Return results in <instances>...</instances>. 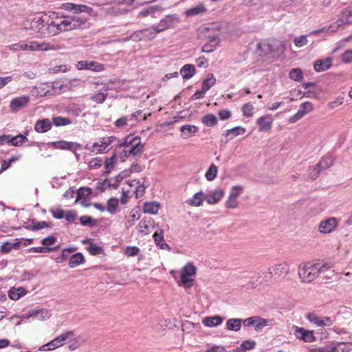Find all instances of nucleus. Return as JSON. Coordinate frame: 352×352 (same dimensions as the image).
Segmentation results:
<instances>
[{
	"label": "nucleus",
	"instance_id": "obj_1",
	"mask_svg": "<svg viewBox=\"0 0 352 352\" xmlns=\"http://www.w3.org/2000/svg\"><path fill=\"white\" fill-rule=\"evenodd\" d=\"M116 151L121 160L124 162L130 156L141 155L144 151V144L142 143L140 137L129 135L122 142L119 141Z\"/></svg>",
	"mask_w": 352,
	"mask_h": 352
},
{
	"label": "nucleus",
	"instance_id": "obj_2",
	"mask_svg": "<svg viewBox=\"0 0 352 352\" xmlns=\"http://www.w3.org/2000/svg\"><path fill=\"white\" fill-rule=\"evenodd\" d=\"M331 268L328 263L323 264L312 262L302 263L298 266V274L302 283H309L316 279L319 274Z\"/></svg>",
	"mask_w": 352,
	"mask_h": 352
},
{
	"label": "nucleus",
	"instance_id": "obj_3",
	"mask_svg": "<svg viewBox=\"0 0 352 352\" xmlns=\"http://www.w3.org/2000/svg\"><path fill=\"white\" fill-rule=\"evenodd\" d=\"M62 47L59 45L51 44L46 42L38 43L36 41H20L18 43H14L10 46V49L14 51H48L59 50Z\"/></svg>",
	"mask_w": 352,
	"mask_h": 352
},
{
	"label": "nucleus",
	"instance_id": "obj_4",
	"mask_svg": "<svg viewBox=\"0 0 352 352\" xmlns=\"http://www.w3.org/2000/svg\"><path fill=\"white\" fill-rule=\"evenodd\" d=\"M289 273V265L286 262L277 263L271 267H269L267 271L263 272V276H260L258 280L261 283L268 282L271 279L275 280L283 278Z\"/></svg>",
	"mask_w": 352,
	"mask_h": 352
},
{
	"label": "nucleus",
	"instance_id": "obj_5",
	"mask_svg": "<svg viewBox=\"0 0 352 352\" xmlns=\"http://www.w3.org/2000/svg\"><path fill=\"white\" fill-rule=\"evenodd\" d=\"M60 19L63 32L82 28L88 20L87 18L78 15L65 16L60 17Z\"/></svg>",
	"mask_w": 352,
	"mask_h": 352
},
{
	"label": "nucleus",
	"instance_id": "obj_6",
	"mask_svg": "<svg viewBox=\"0 0 352 352\" xmlns=\"http://www.w3.org/2000/svg\"><path fill=\"white\" fill-rule=\"evenodd\" d=\"M196 272V267L191 263H187L181 270V279L179 285L190 288L192 286L193 281L191 277L195 275Z\"/></svg>",
	"mask_w": 352,
	"mask_h": 352
},
{
	"label": "nucleus",
	"instance_id": "obj_7",
	"mask_svg": "<svg viewBox=\"0 0 352 352\" xmlns=\"http://www.w3.org/2000/svg\"><path fill=\"white\" fill-rule=\"evenodd\" d=\"M114 142H116L117 145L119 143V139L116 136L100 138L98 142L93 144L92 151L97 153H106L110 150L109 146Z\"/></svg>",
	"mask_w": 352,
	"mask_h": 352
},
{
	"label": "nucleus",
	"instance_id": "obj_8",
	"mask_svg": "<svg viewBox=\"0 0 352 352\" xmlns=\"http://www.w3.org/2000/svg\"><path fill=\"white\" fill-rule=\"evenodd\" d=\"M281 47V43L276 40L269 43H258L256 45V52H260L261 54L264 56H267L278 52Z\"/></svg>",
	"mask_w": 352,
	"mask_h": 352
},
{
	"label": "nucleus",
	"instance_id": "obj_9",
	"mask_svg": "<svg viewBox=\"0 0 352 352\" xmlns=\"http://www.w3.org/2000/svg\"><path fill=\"white\" fill-rule=\"evenodd\" d=\"M45 21L41 17H34L26 29L32 31L31 34H36L39 37H45Z\"/></svg>",
	"mask_w": 352,
	"mask_h": 352
},
{
	"label": "nucleus",
	"instance_id": "obj_10",
	"mask_svg": "<svg viewBox=\"0 0 352 352\" xmlns=\"http://www.w3.org/2000/svg\"><path fill=\"white\" fill-rule=\"evenodd\" d=\"M338 226V220L336 217H329L320 221L318 226V231L324 234L333 232Z\"/></svg>",
	"mask_w": 352,
	"mask_h": 352
},
{
	"label": "nucleus",
	"instance_id": "obj_11",
	"mask_svg": "<svg viewBox=\"0 0 352 352\" xmlns=\"http://www.w3.org/2000/svg\"><path fill=\"white\" fill-rule=\"evenodd\" d=\"M178 22L179 17L177 14L167 15L165 18L161 19L157 25L155 26V31L157 32H162L173 27Z\"/></svg>",
	"mask_w": 352,
	"mask_h": 352
},
{
	"label": "nucleus",
	"instance_id": "obj_12",
	"mask_svg": "<svg viewBox=\"0 0 352 352\" xmlns=\"http://www.w3.org/2000/svg\"><path fill=\"white\" fill-rule=\"evenodd\" d=\"M74 336V331H68L62 333L59 336L54 338L53 340L43 346V347L48 346L47 350L54 349L63 346L65 341Z\"/></svg>",
	"mask_w": 352,
	"mask_h": 352
},
{
	"label": "nucleus",
	"instance_id": "obj_13",
	"mask_svg": "<svg viewBox=\"0 0 352 352\" xmlns=\"http://www.w3.org/2000/svg\"><path fill=\"white\" fill-rule=\"evenodd\" d=\"M314 109L313 104L310 102H305L299 107L297 113L289 118L290 123H295L302 118H303L307 113L311 112Z\"/></svg>",
	"mask_w": 352,
	"mask_h": 352
},
{
	"label": "nucleus",
	"instance_id": "obj_14",
	"mask_svg": "<svg viewBox=\"0 0 352 352\" xmlns=\"http://www.w3.org/2000/svg\"><path fill=\"white\" fill-rule=\"evenodd\" d=\"M21 317L26 319L33 318L40 321H45L51 317V312L47 309H33L30 311L26 315L21 316Z\"/></svg>",
	"mask_w": 352,
	"mask_h": 352
},
{
	"label": "nucleus",
	"instance_id": "obj_15",
	"mask_svg": "<svg viewBox=\"0 0 352 352\" xmlns=\"http://www.w3.org/2000/svg\"><path fill=\"white\" fill-rule=\"evenodd\" d=\"M30 102V97L28 96H21L13 98L10 103V109L12 112L16 113L20 109L25 107Z\"/></svg>",
	"mask_w": 352,
	"mask_h": 352
},
{
	"label": "nucleus",
	"instance_id": "obj_16",
	"mask_svg": "<svg viewBox=\"0 0 352 352\" xmlns=\"http://www.w3.org/2000/svg\"><path fill=\"white\" fill-rule=\"evenodd\" d=\"M293 329H294V335L297 338L307 342H311L316 340L313 331L296 326H294Z\"/></svg>",
	"mask_w": 352,
	"mask_h": 352
},
{
	"label": "nucleus",
	"instance_id": "obj_17",
	"mask_svg": "<svg viewBox=\"0 0 352 352\" xmlns=\"http://www.w3.org/2000/svg\"><path fill=\"white\" fill-rule=\"evenodd\" d=\"M45 36H55L59 32H63L60 18L57 17L56 21H52L50 23H45Z\"/></svg>",
	"mask_w": 352,
	"mask_h": 352
},
{
	"label": "nucleus",
	"instance_id": "obj_18",
	"mask_svg": "<svg viewBox=\"0 0 352 352\" xmlns=\"http://www.w3.org/2000/svg\"><path fill=\"white\" fill-rule=\"evenodd\" d=\"M274 119L272 115L266 114L260 117L256 120V124L260 131H268L272 129Z\"/></svg>",
	"mask_w": 352,
	"mask_h": 352
},
{
	"label": "nucleus",
	"instance_id": "obj_19",
	"mask_svg": "<svg viewBox=\"0 0 352 352\" xmlns=\"http://www.w3.org/2000/svg\"><path fill=\"white\" fill-rule=\"evenodd\" d=\"M53 146L56 148L69 150L71 151H76L81 148V145L76 142H67L65 140H60L53 142Z\"/></svg>",
	"mask_w": 352,
	"mask_h": 352
},
{
	"label": "nucleus",
	"instance_id": "obj_20",
	"mask_svg": "<svg viewBox=\"0 0 352 352\" xmlns=\"http://www.w3.org/2000/svg\"><path fill=\"white\" fill-rule=\"evenodd\" d=\"M352 23V9L346 8L339 15V18L336 22L335 30L344 24Z\"/></svg>",
	"mask_w": 352,
	"mask_h": 352
},
{
	"label": "nucleus",
	"instance_id": "obj_21",
	"mask_svg": "<svg viewBox=\"0 0 352 352\" xmlns=\"http://www.w3.org/2000/svg\"><path fill=\"white\" fill-rule=\"evenodd\" d=\"M65 8L67 10L74 11L75 14L87 13L91 14L93 12V9L82 4H74V3H67L65 6Z\"/></svg>",
	"mask_w": 352,
	"mask_h": 352
},
{
	"label": "nucleus",
	"instance_id": "obj_22",
	"mask_svg": "<svg viewBox=\"0 0 352 352\" xmlns=\"http://www.w3.org/2000/svg\"><path fill=\"white\" fill-rule=\"evenodd\" d=\"M224 195L223 189H216L206 195V201L209 204H216Z\"/></svg>",
	"mask_w": 352,
	"mask_h": 352
},
{
	"label": "nucleus",
	"instance_id": "obj_23",
	"mask_svg": "<svg viewBox=\"0 0 352 352\" xmlns=\"http://www.w3.org/2000/svg\"><path fill=\"white\" fill-rule=\"evenodd\" d=\"M219 42L220 38L218 36L208 37V41L203 45L201 52L205 53H210L214 51Z\"/></svg>",
	"mask_w": 352,
	"mask_h": 352
},
{
	"label": "nucleus",
	"instance_id": "obj_24",
	"mask_svg": "<svg viewBox=\"0 0 352 352\" xmlns=\"http://www.w3.org/2000/svg\"><path fill=\"white\" fill-rule=\"evenodd\" d=\"M52 128V122L48 118H44L36 121L34 129L38 133H45Z\"/></svg>",
	"mask_w": 352,
	"mask_h": 352
},
{
	"label": "nucleus",
	"instance_id": "obj_25",
	"mask_svg": "<svg viewBox=\"0 0 352 352\" xmlns=\"http://www.w3.org/2000/svg\"><path fill=\"white\" fill-rule=\"evenodd\" d=\"M180 131L182 132L181 137L183 139H188L198 131V127L195 125L186 124L181 126Z\"/></svg>",
	"mask_w": 352,
	"mask_h": 352
},
{
	"label": "nucleus",
	"instance_id": "obj_26",
	"mask_svg": "<svg viewBox=\"0 0 352 352\" xmlns=\"http://www.w3.org/2000/svg\"><path fill=\"white\" fill-rule=\"evenodd\" d=\"M332 58H327L325 59H321L317 60L314 65V69L317 72H324L327 70L331 67Z\"/></svg>",
	"mask_w": 352,
	"mask_h": 352
},
{
	"label": "nucleus",
	"instance_id": "obj_27",
	"mask_svg": "<svg viewBox=\"0 0 352 352\" xmlns=\"http://www.w3.org/2000/svg\"><path fill=\"white\" fill-rule=\"evenodd\" d=\"M133 182H135V184H137L135 190L136 198L143 196V195L145 192V189L150 185V183L146 178H144L142 182H140L139 180L137 179H133Z\"/></svg>",
	"mask_w": 352,
	"mask_h": 352
},
{
	"label": "nucleus",
	"instance_id": "obj_28",
	"mask_svg": "<svg viewBox=\"0 0 352 352\" xmlns=\"http://www.w3.org/2000/svg\"><path fill=\"white\" fill-rule=\"evenodd\" d=\"M118 154V153H114L110 157L106 158L104 162V168L105 171L103 175L104 176H108L111 171V169L114 167L116 164L117 163V158Z\"/></svg>",
	"mask_w": 352,
	"mask_h": 352
},
{
	"label": "nucleus",
	"instance_id": "obj_29",
	"mask_svg": "<svg viewBox=\"0 0 352 352\" xmlns=\"http://www.w3.org/2000/svg\"><path fill=\"white\" fill-rule=\"evenodd\" d=\"M204 200H206V194L202 191L196 192L192 199L186 200L188 205L193 206H200L202 205Z\"/></svg>",
	"mask_w": 352,
	"mask_h": 352
},
{
	"label": "nucleus",
	"instance_id": "obj_30",
	"mask_svg": "<svg viewBox=\"0 0 352 352\" xmlns=\"http://www.w3.org/2000/svg\"><path fill=\"white\" fill-rule=\"evenodd\" d=\"M223 318L220 316L206 317L203 319L204 325L208 327H217L222 323Z\"/></svg>",
	"mask_w": 352,
	"mask_h": 352
},
{
	"label": "nucleus",
	"instance_id": "obj_31",
	"mask_svg": "<svg viewBox=\"0 0 352 352\" xmlns=\"http://www.w3.org/2000/svg\"><path fill=\"white\" fill-rule=\"evenodd\" d=\"M195 67L192 64H186L180 69V74L184 79H190L195 74Z\"/></svg>",
	"mask_w": 352,
	"mask_h": 352
},
{
	"label": "nucleus",
	"instance_id": "obj_32",
	"mask_svg": "<svg viewBox=\"0 0 352 352\" xmlns=\"http://www.w3.org/2000/svg\"><path fill=\"white\" fill-rule=\"evenodd\" d=\"M153 239L155 241L156 245L160 247L162 250H166V249L170 250V249L164 239L162 230H161L160 233L155 232L153 234Z\"/></svg>",
	"mask_w": 352,
	"mask_h": 352
},
{
	"label": "nucleus",
	"instance_id": "obj_33",
	"mask_svg": "<svg viewBox=\"0 0 352 352\" xmlns=\"http://www.w3.org/2000/svg\"><path fill=\"white\" fill-rule=\"evenodd\" d=\"M242 319L230 318L226 322L227 329L230 331H239L241 328Z\"/></svg>",
	"mask_w": 352,
	"mask_h": 352
},
{
	"label": "nucleus",
	"instance_id": "obj_34",
	"mask_svg": "<svg viewBox=\"0 0 352 352\" xmlns=\"http://www.w3.org/2000/svg\"><path fill=\"white\" fill-rule=\"evenodd\" d=\"M52 226V222H46V221H38L35 219H32L31 224L29 227H28V229L32 230H38L43 228H50Z\"/></svg>",
	"mask_w": 352,
	"mask_h": 352
},
{
	"label": "nucleus",
	"instance_id": "obj_35",
	"mask_svg": "<svg viewBox=\"0 0 352 352\" xmlns=\"http://www.w3.org/2000/svg\"><path fill=\"white\" fill-rule=\"evenodd\" d=\"M26 294L27 291L23 287H12L8 292V296L10 299L16 300Z\"/></svg>",
	"mask_w": 352,
	"mask_h": 352
},
{
	"label": "nucleus",
	"instance_id": "obj_36",
	"mask_svg": "<svg viewBox=\"0 0 352 352\" xmlns=\"http://www.w3.org/2000/svg\"><path fill=\"white\" fill-rule=\"evenodd\" d=\"M21 157V155H13L8 160H2L1 162V168H0V174H1L3 171L8 169L12 163L15 162L19 160Z\"/></svg>",
	"mask_w": 352,
	"mask_h": 352
},
{
	"label": "nucleus",
	"instance_id": "obj_37",
	"mask_svg": "<svg viewBox=\"0 0 352 352\" xmlns=\"http://www.w3.org/2000/svg\"><path fill=\"white\" fill-rule=\"evenodd\" d=\"M245 132V129L243 126H239L227 130L224 135L229 140H232L235 136L244 134Z\"/></svg>",
	"mask_w": 352,
	"mask_h": 352
},
{
	"label": "nucleus",
	"instance_id": "obj_38",
	"mask_svg": "<svg viewBox=\"0 0 352 352\" xmlns=\"http://www.w3.org/2000/svg\"><path fill=\"white\" fill-rule=\"evenodd\" d=\"M85 262V258L82 254L78 252L72 255L69 261V266L74 268Z\"/></svg>",
	"mask_w": 352,
	"mask_h": 352
},
{
	"label": "nucleus",
	"instance_id": "obj_39",
	"mask_svg": "<svg viewBox=\"0 0 352 352\" xmlns=\"http://www.w3.org/2000/svg\"><path fill=\"white\" fill-rule=\"evenodd\" d=\"M160 205L156 202H146L143 206V211L145 213L156 214L158 212Z\"/></svg>",
	"mask_w": 352,
	"mask_h": 352
},
{
	"label": "nucleus",
	"instance_id": "obj_40",
	"mask_svg": "<svg viewBox=\"0 0 352 352\" xmlns=\"http://www.w3.org/2000/svg\"><path fill=\"white\" fill-rule=\"evenodd\" d=\"M140 32L142 38L146 40L153 39L157 33V31H155V27L141 30Z\"/></svg>",
	"mask_w": 352,
	"mask_h": 352
},
{
	"label": "nucleus",
	"instance_id": "obj_41",
	"mask_svg": "<svg viewBox=\"0 0 352 352\" xmlns=\"http://www.w3.org/2000/svg\"><path fill=\"white\" fill-rule=\"evenodd\" d=\"M201 122L206 126H213L217 124V118L212 113L207 114L202 117Z\"/></svg>",
	"mask_w": 352,
	"mask_h": 352
},
{
	"label": "nucleus",
	"instance_id": "obj_42",
	"mask_svg": "<svg viewBox=\"0 0 352 352\" xmlns=\"http://www.w3.org/2000/svg\"><path fill=\"white\" fill-rule=\"evenodd\" d=\"M333 165V160L331 157H324L316 164V168L321 169V172Z\"/></svg>",
	"mask_w": 352,
	"mask_h": 352
},
{
	"label": "nucleus",
	"instance_id": "obj_43",
	"mask_svg": "<svg viewBox=\"0 0 352 352\" xmlns=\"http://www.w3.org/2000/svg\"><path fill=\"white\" fill-rule=\"evenodd\" d=\"M352 346L350 342H338L333 344L334 352H349Z\"/></svg>",
	"mask_w": 352,
	"mask_h": 352
},
{
	"label": "nucleus",
	"instance_id": "obj_44",
	"mask_svg": "<svg viewBox=\"0 0 352 352\" xmlns=\"http://www.w3.org/2000/svg\"><path fill=\"white\" fill-rule=\"evenodd\" d=\"M75 250H76V248H65V249L63 250L61 255L58 256L57 258H56V259H55L56 262L57 263H61L65 261L69 257L70 254L72 252H74Z\"/></svg>",
	"mask_w": 352,
	"mask_h": 352
},
{
	"label": "nucleus",
	"instance_id": "obj_45",
	"mask_svg": "<svg viewBox=\"0 0 352 352\" xmlns=\"http://www.w3.org/2000/svg\"><path fill=\"white\" fill-rule=\"evenodd\" d=\"M206 11V9L205 8V6L202 4H200V5H198V6H196L193 8H191L190 9H188L186 10V14L188 16H196V15H198L199 14H202L204 12H205Z\"/></svg>",
	"mask_w": 352,
	"mask_h": 352
},
{
	"label": "nucleus",
	"instance_id": "obj_46",
	"mask_svg": "<svg viewBox=\"0 0 352 352\" xmlns=\"http://www.w3.org/2000/svg\"><path fill=\"white\" fill-rule=\"evenodd\" d=\"M20 245V241L16 243L6 242L1 246L0 250L1 253H8L12 249H18Z\"/></svg>",
	"mask_w": 352,
	"mask_h": 352
},
{
	"label": "nucleus",
	"instance_id": "obj_47",
	"mask_svg": "<svg viewBox=\"0 0 352 352\" xmlns=\"http://www.w3.org/2000/svg\"><path fill=\"white\" fill-rule=\"evenodd\" d=\"M217 173H218V168L217 166H215L214 164H211L210 166V167L208 168V169L207 170L206 174H205V177L206 178V179L208 181H213L217 175Z\"/></svg>",
	"mask_w": 352,
	"mask_h": 352
},
{
	"label": "nucleus",
	"instance_id": "obj_48",
	"mask_svg": "<svg viewBox=\"0 0 352 352\" xmlns=\"http://www.w3.org/2000/svg\"><path fill=\"white\" fill-rule=\"evenodd\" d=\"M289 77L296 82H300L303 79L302 72L300 68L292 69L289 74Z\"/></svg>",
	"mask_w": 352,
	"mask_h": 352
},
{
	"label": "nucleus",
	"instance_id": "obj_49",
	"mask_svg": "<svg viewBox=\"0 0 352 352\" xmlns=\"http://www.w3.org/2000/svg\"><path fill=\"white\" fill-rule=\"evenodd\" d=\"M215 82L216 79L214 78V75L212 74H209L203 82L202 89L204 91H207L215 84Z\"/></svg>",
	"mask_w": 352,
	"mask_h": 352
},
{
	"label": "nucleus",
	"instance_id": "obj_50",
	"mask_svg": "<svg viewBox=\"0 0 352 352\" xmlns=\"http://www.w3.org/2000/svg\"><path fill=\"white\" fill-rule=\"evenodd\" d=\"M11 140V145L14 146H19L22 145L23 143L27 142L28 141V139L25 135L19 134L16 136L12 135Z\"/></svg>",
	"mask_w": 352,
	"mask_h": 352
},
{
	"label": "nucleus",
	"instance_id": "obj_51",
	"mask_svg": "<svg viewBox=\"0 0 352 352\" xmlns=\"http://www.w3.org/2000/svg\"><path fill=\"white\" fill-rule=\"evenodd\" d=\"M52 123L56 126H63L70 124L72 123V121L70 119L67 118L56 116L52 118Z\"/></svg>",
	"mask_w": 352,
	"mask_h": 352
},
{
	"label": "nucleus",
	"instance_id": "obj_52",
	"mask_svg": "<svg viewBox=\"0 0 352 352\" xmlns=\"http://www.w3.org/2000/svg\"><path fill=\"white\" fill-rule=\"evenodd\" d=\"M103 85V83H102ZM120 82L118 80H109L108 82L104 83L101 91L116 90L120 87Z\"/></svg>",
	"mask_w": 352,
	"mask_h": 352
},
{
	"label": "nucleus",
	"instance_id": "obj_53",
	"mask_svg": "<svg viewBox=\"0 0 352 352\" xmlns=\"http://www.w3.org/2000/svg\"><path fill=\"white\" fill-rule=\"evenodd\" d=\"M127 176L126 171L120 173L116 175L114 178L110 179L111 182V188L116 189L120 185V182Z\"/></svg>",
	"mask_w": 352,
	"mask_h": 352
},
{
	"label": "nucleus",
	"instance_id": "obj_54",
	"mask_svg": "<svg viewBox=\"0 0 352 352\" xmlns=\"http://www.w3.org/2000/svg\"><path fill=\"white\" fill-rule=\"evenodd\" d=\"M59 245L54 248L50 247H34L30 250V252H38V253H49L57 250L59 248Z\"/></svg>",
	"mask_w": 352,
	"mask_h": 352
},
{
	"label": "nucleus",
	"instance_id": "obj_55",
	"mask_svg": "<svg viewBox=\"0 0 352 352\" xmlns=\"http://www.w3.org/2000/svg\"><path fill=\"white\" fill-rule=\"evenodd\" d=\"M254 107L250 102L245 103L242 107V111L244 116L250 118L253 116Z\"/></svg>",
	"mask_w": 352,
	"mask_h": 352
},
{
	"label": "nucleus",
	"instance_id": "obj_56",
	"mask_svg": "<svg viewBox=\"0 0 352 352\" xmlns=\"http://www.w3.org/2000/svg\"><path fill=\"white\" fill-rule=\"evenodd\" d=\"M118 206V200L116 198L111 197L107 201V210L111 214H114Z\"/></svg>",
	"mask_w": 352,
	"mask_h": 352
},
{
	"label": "nucleus",
	"instance_id": "obj_57",
	"mask_svg": "<svg viewBox=\"0 0 352 352\" xmlns=\"http://www.w3.org/2000/svg\"><path fill=\"white\" fill-rule=\"evenodd\" d=\"M162 10V8L160 6H152V7H149L146 9H144L142 10H141L140 12H139V16H141V17H146L148 15L156 12V11H161Z\"/></svg>",
	"mask_w": 352,
	"mask_h": 352
},
{
	"label": "nucleus",
	"instance_id": "obj_58",
	"mask_svg": "<svg viewBox=\"0 0 352 352\" xmlns=\"http://www.w3.org/2000/svg\"><path fill=\"white\" fill-rule=\"evenodd\" d=\"M87 251L91 255L96 256L101 254L102 252V249L101 247L91 242L87 247Z\"/></svg>",
	"mask_w": 352,
	"mask_h": 352
},
{
	"label": "nucleus",
	"instance_id": "obj_59",
	"mask_svg": "<svg viewBox=\"0 0 352 352\" xmlns=\"http://www.w3.org/2000/svg\"><path fill=\"white\" fill-rule=\"evenodd\" d=\"M91 194V189L87 187L80 188L77 192V199H86Z\"/></svg>",
	"mask_w": 352,
	"mask_h": 352
},
{
	"label": "nucleus",
	"instance_id": "obj_60",
	"mask_svg": "<svg viewBox=\"0 0 352 352\" xmlns=\"http://www.w3.org/2000/svg\"><path fill=\"white\" fill-rule=\"evenodd\" d=\"M306 318L311 323L317 327H321V317L318 316L314 313H309Z\"/></svg>",
	"mask_w": 352,
	"mask_h": 352
},
{
	"label": "nucleus",
	"instance_id": "obj_61",
	"mask_svg": "<svg viewBox=\"0 0 352 352\" xmlns=\"http://www.w3.org/2000/svg\"><path fill=\"white\" fill-rule=\"evenodd\" d=\"M243 187L242 186L236 185L234 186L231 188V191L229 197L232 199H236L243 192Z\"/></svg>",
	"mask_w": 352,
	"mask_h": 352
},
{
	"label": "nucleus",
	"instance_id": "obj_62",
	"mask_svg": "<svg viewBox=\"0 0 352 352\" xmlns=\"http://www.w3.org/2000/svg\"><path fill=\"white\" fill-rule=\"evenodd\" d=\"M107 98V95L102 91L98 92L91 96V100L97 104L103 103Z\"/></svg>",
	"mask_w": 352,
	"mask_h": 352
},
{
	"label": "nucleus",
	"instance_id": "obj_63",
	"mask_svg": "<svg viewBox=\"0 0 352 352\" xmlns=\"http://www.w3.org/2000/svg\"><path fill=\"white\" fill-rule=\"evenodd\" d=\"M111 184V182L110 179H104L103 181L98 182L97 183L96 188L98 190H100L101 192H104L107 188H111V186H110Z\"/></svg>",
	"mask_w": 352,
	"mask_h": 352
},
{
	"label": "nucleus",
	"instance_id": "obj_64",
	"mask_svg": "<svg viewBox=\"0 0 352 352\" xmlns=\"http://www.w3.org/2000/svg\"><path fill=\"white\" fill-rule=\"evenodd\" d=\"M80 221L82 226L93 227L95 225V220L89 216L84 215L80 217Z\"/></svg>",
	"mask_w": 352,
	"mask_h": 352
}]
</instances>
